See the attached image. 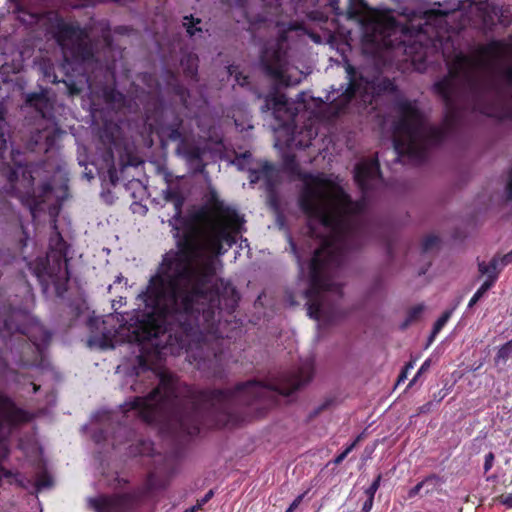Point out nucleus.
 I'll return each mask as SVG.
<instances>
[{
    "label": "nucleus",
    "mask_w": 512,
    "mask_h": 512,
    "mask_svg": "<svg viewBox=\"0 0 512 512\" xmlns=\"http://www.w3.org/2000/svg\"><path fill=\"white\" fill-rule=\"evenodd\" d=\"M346 457H347L346 453L341 452L338 456H336V458L334 459L333 462H334V464L339 465L344 461V459Z\"/></svg>",
    "instance_id": "13d9d810"
},
{
    "label": "nucleus",
    "mask_w": 512,
    "mask_h": 512,
    "mask_svg": "<svg viewBox=\"0 0 512 512\" xmlns=\"http://www.w3.org/2000/svg\"><path fill=\"white\" fill-rule=\"evenodd\" d=\"M365 9H367V3L364 0H349L347 17L349 19H355L359 17Z\"/></svg>",
    "instance_id": "cd10ccee"
},
{
    "label": "nucleus",
    "mask_w": 512,
    "mask_h": 512,
    "mask_svg": "<svg viewBox=\"0 0 512 512\" xmlns=\"http://www.w3.org/2000/svg\"><path fill=\"white\" fill-rule=\"evenodd\" d=\"M67 254L68 244L57 232L55 238L50 239L46 257L37 258L29 264L45 294H48L51 288L57 297H63L67 292L70 281Z\"/></svg>",
    "instance_id": "39448f33"
},
{
    "label": "nucleus",
    "mask_w": 512,
    "mask_h": 512,
    "mask_svg": "<svg viewBox=\"0 0 512 512\" xmlns=\"http://www.w3.org/2000/svg\"><path fill=\"white\" fill-rule=\"evenodd\" d=\"M153 451V443L147 439H139L136 443L132 444L128 448L129 456H143L150 455Z\"/></svg>",
    "instance_id": "b1692460"
},
{
    "label": "nucleus",
    "mask_w": 512,
    "mask_h": 512,
    "mask_svg": "<svg viewBox=\"0 0 512 512\" xmlns=\"http://www.w3.org/2000/svg\"><path fill=\"white\" fill-rule=\"evenodd\" d=\"M449 133L447 129L428 124H424L422 128L421 134L419 135L417 142L415 143L418 147L422 148V154H404V156H408L412 159L423 161L426 159L428 155V151L430 148L440 146L448 137Z\"/></svg>",
    "instance_id": "2eb2a0df"
},
{
    "label": "nucleus",
    "mask_w": 512,
    "mask_h": 512,
    "mask_svg": "<svg viewBox=\"0 0 512 512\" xmlns=\"http://www.w3.org/2000/svg\"><path fill=\"white\" fill-rule=\"evenodd\" d=\"M494 502L500 503L508 509H512V493L501 494L494 498Z\"/></svg>",
    "instance_id": "58836bf2"
},
{
    "label": "nucleus",
    "mask_w": 512,
    "mask_h": 512,
    "mask_svg": "<svg viewBox=\"0 0 512 512\" xmlns=\"http://www.w3.org/2000/svg\"><path fill=\"white\" fill-rule=\"evenodd\" d=\"M453 313V309L446 310L442 313V315L436 320L433 325L429 340L430 342L434 340L436 335L443 329L448 320L451 318Z\"/></svg>",
    "instance_id": "c85d7f7f"
},
{
    "label": "nucleus",
    "mask_w": 512,
    "mask_h": 512,
    "mask_svg": "<svg viewBox=\"0 0 512 512\" xmlns=\"http://www.w3.org/2000/svg\"><path fill=\"white\" fill-rule=\"evenodd\" d=\"M283 169L287 173L300 177L303 188L298 198L300 210L309 218L318 220L330 230L323 237L321 245L314 251L309 263V287L305 291L307 314L311 319H323L335 324L347 318L356 307L333 308L325 311L322 307V293L331 289L327 276L330 267L340 265L343 249L356 230L345 218L341 210L347 212L352 204L350 196L330 179L322 175L301 173L296 155H283Z\"/></svg>",
    "instance_id": "7ed1b4c3"
},
{
    "label": "nucleus",
    "mask_w": 512,
    "mask_h": 512,
    "mask_svg": "<svg viewBox=\"0 0 512 512\" xmlns=\"http://www.w3.org/2000/svg\"><path fill=\"white\" fill-rule=\"evenodd\" d=\"M429 366L430 360L424 361V363L421 365L414 378L410 381L408 387H411L417 381L418 377L429 368Z\"/></svg>",
    "instance_id": "49530a36"
},
{
    "label": "nucleus",
    "mask_w": 512,
    "mask_h": 512,
    "mask_svg": "<svg viewBox=\"0 0 512 512\" xmlns=\"http://www.w3.org/2000/svg\"><path fill=\"white\" fill-rule=\"evenodd\" d=\"M156 124L163 136L178 142L176 152L190 163L197 162L200 166L198 171L202 172L205 168L202 161L203 150L189 140L191 131L185 126L183 118L174 110L161 109V118L156 120Z\"/></svg>",
    "instance_id": "9d476101"
},
{
    "label": "nucleus",
    "mask_w": 512,
    "mask_h": 512,
    "mask_svg": "<svg viewBox=\"0 0 512 512\" xmlns=\"http://www.w3.org/2000/svg\"><path fill=\"white\" fill-rule=\"evenodd\" d=\"M414 367V364L413 362H408L404 367L403 369L401 370L399 376H398V379H397V383H401V382H404L406 379H407V375H408V372L409 370L413 369Z\"/></svg>",
    "instance_id": "79ce46f5"
},
{
    "label": "nucleus",
    "mask_w": 512,
    "mask_h": 512,
    "mask_svg": "<svg viewBox=\"0 0 512 512\" xmlns=\"http://www.w3.org/2000/svg\"><path fill=\"white\" fill-rule=\"evenodd\" d=\"M507 52V45L502 40H491L477 49L478 58L459 54L448 68V74L434 83V92L442 99L445 106V114L441 127L450 132L455 128L459 119L457 104L458 84L461 85L471 100L472 108L488 117L509 116L495 105L485 102L490 93L497 91V85L490 80L480 77L478 68L487 67L491 63L486 60H501Z\"/></svg>",
    "instance_id": "20e7f679"
},
{
    "label": "nucleus",
    "mask_w": 512,
    "mask_h": 512,
    "mask_svg": "<svg viewBox=\"0 0 512 512\" xmlns=\"http://www.w3.org/2000/svg\"><path fill=\"white\" fill-rule=\"evenodd\" d=\"M248 179L252 185L258 183L261 179L264 180L270 202L274 205L277 204L275 190L278 182V171L273 163L265 160L260 163L258 168H250Z\"/></svg>",
    "instance_id": "dca6fc26"
},
{
    "label": "nucleus",
    "mask_w": 512,
    "mask_h": 512,
    "mask_svg": "<svg viewBox=\"0 0 512 512\" xmlns=\"http://www.w3.org/2000/svg\"><path fill=\"white\" fill-rule=\"evenodd\" d=\"M507 180L512 181V166L511 169L508 171Z\"/></svg>",
    "instance_id": "774afa93"
},
{
    "label": "nucleus",
    "mask_w": 512,
    "mask_h": 512,
    "mask_svg": "<svg viewBox=\"0 0 512 512\" xmlns=\"http://www.w3.org/2000/svg\"><path fill=\"white\" fill-rule=\"evenodd\" d=\"M272 102L274 109H280L286 105V98L284 95H274L271 99L267 100V103Z\"/></svg>",
    "instance_id": "ea45409f"
},
{
    "label": "nucleus",
    "mask_w": 512,
    "mask_h": 512,
    "mask_svg": "<svg viewBox=\"0 0 512 512\" xmlns=\"http://www.w3.org/2000/svg\"><path fill=\"white\" fill-rule=\"evenodd\" d=\"M213 495V490H209L202 499L197 500V503L194 505V507L197 510H200L213 497Z\"/></svg>",
    "instance_id": "a18cd8bd"
},
{
    "label": "nucleus",
    "mask_w": 512,
    "mask_h": 512,
    "mask_svg": "<svg viewBox=\"0 0 512 512\" xmlns=\"http://www.w3.org/2000/svg\"><path fill=\"white\" fill-rule=\"evenodd\" d=\"M115 482L118 487H124L130 483V481L128 479L122 478V477H116Z\"/></svg>",
    "instance_id": "6e6d98bb"
},
{
    "label": "nucleus",
    "mask_w": 512,
    "mask_h": 512,
    "mask_svg": "<svg viewBox=\"0 0 512 512\" xmlns=\"http://www.w3.org/2000/svg\"><path fill=\"white\" fill-rule=\"evenodd\" d=\"M137 378L157 385L146 396H135L123 405L124 413L137 411L147 424L165 425L177 432L196 436L204 428H222L236 422L239 406L267 409L277 396H289L309 383L313 367L309 364L280 373L266 381L248 380L233 389H196L169 371L151 369L144 356L138 357Z\"/></svg>",
    "instance_id": "f03ea898"
},
{
    "label": "nucleus",
    "mask_w": 512,
    "mask_h": 512,
    "mask_svg": "<svg viewBox=\"0 0 512 512\" xmlns=\"http://www.w3.org/2000/svg\"><path fill=\"white\" fill-rule=\"evenodd\" d=\"M363 439V433L359 434L355 440L353 441V443H355V445H357L361 440Z\"/></svg>",
    "instance_id": "0e129e2a"
},
{
    "label": "nucleus",
    "mask_w": 512,
    "mask_h": 512,
    "mask_svg": "<svg viewBox=\"0 0 512 512\" xmlns=\"http://www.w3.org/2000/svg\"><path fill=\"white\" fill-rule=\"evenodd\" d=\"M108 176H109V180L111 182V184L113 186H115L117 183H118V172L115 168V166H111L109 169H108Z\"/></svg>",
    "instance_id": "09e8293b"
},
{
    "label": "nucleus",
    "mask_w": 512,
    "mask_h": 512,
    "mask_svg": "<svg viewBox=\"0 0 512 512\" xmlns=\"http://www.w3.org/2000/svg\"><path fill=\"white\" fill-rule=\"evenodd\" d=\"M506 199L508 201L512 200V181L507 180V184L505 187Z\"/></svg>",
    "instance_id": "5fc2aeb1"
},
{
    "label": "nucleus",
    "mask_w": 512,
    "mask_h": 512,
    "mask_svg": "<svg viewBox=\"0 0 512 512\" xmlns=\"http://www.w3.org/2000/svg\"><path fill=\"white\" fill-rule=\"evenodd\" d=\"M104 98L108 103L118 102L123 99V94L111 88L104 91Z\"/></svg>",
    "instance_id": "e433bc0d"
},
{
    "label": "nucleus",
    "mask_w": 512,
    "mask_h": 512,
    "mask_svg": "<svg viewBox=\"0 0 512 512\" xmlns=\"http://www.w3.org/2000/svg\"><path fill=\"white\" fill-rule=\"evenodd\" d=\"M430 405H431V403L428 402V403L424 404L423 406H421L420 413H425V412L429 411Z\"/></svg>",
    "instance_id": "680f3d73"
},
{
    "label": "nucleus",
    "mask_w": 512,
    "mask_h": 512,
    "mask_svg": "<svg viewBox=\"0 0 512 512\" xmlns=\"http://www.w3.org/2000/svg\"><path fill=\"white\" fill-rule=\"evenodd\" d=\"M438 479V477L436 475H430L428 477H426L424 480H422L421 482H419L418 484H416L413 488H411L408 492V496L410 498L418 495L422 489V487L431 482L433 483L434 481H436Z\"/></svg>",
    "instance_id": "f704fd0d"
},
{
    "label": "nucleus",
    "mask_w": 512,
    "mask_h": 512,
    "mask_svg": "<svg viewBox=\"0 0 512 512\" xmlns=\"http://www.w3.org/2000/svg\"><path fill=\"white\" fill-rule=\"evenodd\" d=\"M440 243V238L436 235H428L422 241V252L427 253L437 247Z\"/></svg>",
    "instance_id": "473e14b6"
},
{
    "label": "nucleus",
    "mask_w": 512,
    "mask_h": 512,
    "mask_svg": "<svg viewBox=\"0 0 512 512\" xmlns=\"http://www.w3.org/2000/svg\"><path fill=\"white\" fill-rule=\"evenodd\" d=\"M397 120L394 123L393 146L398 156L422 154L415 143L428 121L417 100L401 99L396 103Z\"/></svg>",
    "instance_id": "0eeeda50"
},
{
    "label": "nucleus",
    "mask_w": 512,
    "mask_h": 512,
    "mask_svg": "<svg viewBox=\"0 0 512 512\" xmlns=\"http://www.w3.org/2000/svg\"><path fill=\"white\" fill-rule=\"evenodd\" d=\"M201 23V19L195 18L193 15L185 16L183 26L186 28L187 34L192 37L197 32H202V28L198 27Z\"/></svg>",
    "instance_id": "c756f323"
},
{
    "label": "nucleus",
    "mask_w": 512,
    "mask_h": 512,
    "mask_svg": "<svg viewBox=\"0 0 512 512\" xmlns=\"http://www.w3.org/2000/svg\"><path fill=\"white\" fill-rule=\"evenodd\" d=\"M423 309H424V307L421 304L411 307L408 310L407 318H406L405 322L403 323L402 327L405 328L410 323L417 320L419 318V316L421 315V313L423 312Z\"/></svg>",
    "instance_id": "2f4dec72"
},
{
    "label": "nucleus",
    "mask_w": 512,
    "mask_h": 512,
    "mask_svg": "<svg viewBox=\"0 0 512 512\" xmlns=\"http://www.w3.org/2000/svg\"><path fill=\"white\" fill-rule=\"evenodd\" d=\"M373 502L374 498L367 496L366 501L363 503L361 512H370L373 507Z\"/></svg>",
    "instance_id": "8fccbe9b"
},
{
    "label": "nucleus",
    "mask_w": 512,
    "mask_h": 512,
    "mask_svg": "<svg viewBox=\"0 0 512 512\" xmlns=\"http://www.w3.org/2000/svg\"><path fill=\"white\" fill-rule=\"evenodd\" d=\"M381 479H382V475L378 474L377 477L371 483V485L366 489L365 493L368 497L374 498L375 493L377 492V490L380 487Z\"/></svg>",
    "instance_id": "4c0bfd02"
},
{
    "label": "nucleus",
    "mask_w": 512,
    "mask_h": 512,
    "mask_svg": "<svg viewBox=\"0 0 512 512\" xmlns=\"http://www.w3.org/2000/svg\"><path fill=\"white\" fill-rule=\"evenodd\" d=\"M173 93L179 97L182 105L187 108L188 106V99L190 97L189 90L182 84L176 83L172 87Z\"/></svg>",
    "instance_id": "7c9ffc66"
},
{
    "label": "nucleus",
    "mask_w": 512,
    "mask_h": 512,
    "mask_svg": "<svg viewBox=\"0 0 512 512\" xmlns=\"http://www.w3.org/2000/svg\"><path fill=\"white\" fill-rule=\"evenodd\" d=\"M203 226L187 227L177 241V250L166 253L140 295L147 311L137 313L127 330L129 341L159 346L165 334L180 348L199 340L201 327L211 329L216 313L224 309L233 313L240 296L236 288L216 276L215 257L225 254L236 242L243 219L235 209L212 193L208 203L192 215Z\"/></svg>",
    "instance_id": "f257e3e1"
},
{
    "label": "nucleus",
    "mask_w": 512,
    "mask_h": 512,
    "mask_svg": "<svg viewBox=\"0 0 512 512\" xmlns=\"http://www.w3.org/2000/svg\"><path fill=\"white\" fill-rule=\"evenodd\" d=\"M309 490H306L302 494L298 495L293 502L289 505L285 512H293L303 501L304 497L307 495Z\"/></svg>",
    "instance_id": "a19ab883"
},
{
    "label": "nucleus",
    "mask_w": 512,
    "mask_h": 512,
    "mask_svg": "<svg viewBox=\"0 0 512 512\" xmlns=\"http://www.w3.org/2000/svg\"><path fill=\"white\" fill-rule=\"evenodd\" d=\"M380 179H382V173L377 157L356 164L354 180L363 194L372 190L373 181Z\"/></svg>",
    "instance_id": "f3484780"
},
{
    "label": "nucleus",
    "mask_w": 512,
    "mask_h": 512,
    "mask_svg": "<svg viewBox=\"0 0 512 512\" xmlns=\"http://www.w3.org/2000/svg\"><path fill=\"white\" fill-rule=\"evenodd\" d=\"M356 447L355 443H350L345 449H344V453H346V455L348 456V454Z\"/></svg>",
    "instance_id": "052dcab7"
},
{
    "label": "nucleus",
    "mask_w": 512,
    "mask_h": 512,
    "mask_svg": "<svg viewBox=\"0 0 512 512\" xmlns=\"http://www.w3.org/2000/svg\"><path fill=\"white\" fill-rule=\"evenodd\" d=\"M327 5L332 9L336 16L342 15V11L340 9V0H327Z\"/></svg>",
    "instance_id": "de8ad7c7"
},
{
    "label": "nucleus",
    "mask_w": 512,
    "mask_h": 512,
    "mask_svg": "<svg viewBox=\"0 0 512 512\" xmlns=\"http://www.w3.org/2000/svg\"><path fill=\"white\" fill-rule=\"evenodd\" d=\"M168 480L149 472L145 483L131 491L101 494L89 498V507L94 512H135L154 491L165 489Z\"/></svg>",
    "instance_id": "6e6552de"
},
{
    "label": "nucleus",
    "mask_w": 512,
    "mask_h": 512,
    "mask_svg": "<svg viewBox=\"0 0 512 512\" xmlns=\"http://www.w3.org/2000/svg\"><path fill=\"white\" fill-rule=\"evenodd\" d=\"M53 191V186L50 181H45L41 183L39 186V194L37 199L34 200L35 203H41L44 201V198L51 194Z\"/></svg>",
    "instance_id": "72a5a7b5"
},
{
    "label": "nucleus",
    "mask_w": 512,
    "mask_h": 512,
    "mask_svg": "<svg viewBox=\"0 0 512 512\" xmlns=\"http://www.w3.org/2000/svg\"><path fill=\"white\" fill-rule=\"evenodd\" d=\"M494 284L495 276L490 277V279H486L470 299L468 307H473L485 295V293L494 286Z\"/></svg>",
    "instance_id": "bb28decb"
},
{
    "label": "nucleus",
    "mask_w": 512,
    "mask_h": 512,
    "mask_svg": "<svg viewBox=\"0 0 512 512\" xmlns=\"http://www.w3.org/2000/svg\"><path fill=\"white\" fill-rule=\"evenodd\" d=\"M347 83L341 85V93L330 101V108L336 114L344 112L357 95L361 98H377L397 90L394 80L388 77H365L353 65L345 66Z\"/></svg>",
    "instance_id": "423d86ee"
},
{
    "label": "nucleus",
    "mask_w": 512,
    "mask_h": 512,
    "mask_svg": "<svg viewBox=\"0 0 512 512\" xmlns=\"http://www.w3.org/2000/svg\"><path fill=\"white\" fill-rule=\"evenodd\" d=\"M139 164V160L138 158L130 153V152H125V156L121 157V160H120V165H121V168L124 169L128 166H138Z\"/></svg>",
    "instance_id": "c9c22d12"
},
{
    "label": "nucleus",
    "mask_w": 512,
    "mask_h": 512,
    "mask_svg": "<svg viewBox=\"0 0 512 512\" xmlns=\"http://www.w3.org/2000/svg\"><path fill=\"white\" fill-rule=\"evenodd\" d=\"M386 251L387 255L390 259L394 258V242L392 240H387L386 242Z\"/></svg>",
    "instance_id": "864d4df0"
},
{
    "label": "nucleus",
    "mask_w": 512,
    "mask_h": 512,
    "mask_svg": "<svg viewBox=\"0 0 512 512\" xmlns=\"http://www.w3.org/2000/svg\"><path fill=\"white\" fill-rule=\"evenodd\" d=\"M68 93L71 96L78 95L81 92V89L73 82L67 85Z\"/></svg>",
    "instance_id": "3c124183"
},
{
    "label": "nucleus",
    "mask_w": 512,
    "mask_h": 512,
    "mask_svg": "<svg viewBox=\"0 0 512 512\" xmlns=\"http://www.w3.org/2000/svg\"><path fill=\"white\" fill-rule=\"evenodd\" d=\"M103 40H104L105 45L107 47H110L112 45L113 39H112V37H111L109 32L103 34Z\"/></svg>",
    "instance_id": "4d7b16f0"
},
{
    "label": "nucleus",
    "mask_w": 512,
    "mask_h": 512,
    "mask_svg": "<svg viewBox=\"0 0 512 512\" xmlns=\"http://www.w3.org/2000/svg\"><path fill=\"white\" fill-rule=\"evenodd\" d=\"M430 13L436 14V15H441V16L446 15V13L441 10H431Z\"/></svg>",
    "instance_id": "69168bd1"
},
{
    "label": "nucleus",
    "mask_w": 512,
    "mask_h": 512,
    "mask_svg": "<svg viewBox=\"0 0 512 512\" xmlns=\"http://www.w3.org/2000/svg\"><path fill=\"white\" fill-rule=\"evenodd\" d=\"M249 0H234V3L237 7L244 9Z\"/></svg>",
    "instance_id": "bf43d9fd"
},
{
    "label": "nucleus",
    "mask_w": 512,
    "mask_h": 512,
    "mask_svg": "<svg viewBox=\"0 0 512 512\" xmlns=\"http://www.w3.org/2000/svg\"><path fill=\"white\" fill-rule=\"evenodd\" d=\"M286 40V33L282 32L276 41L267 43L261 50L259 57L261 69L271 78L283 77L287 64V53L284 48Z\"/></svg>",
    "instance_id": "f8f14e48"
},
{
    "label": "nucleus",
    "mask_w": 512,
    "mask_h": 512,
    "mask_svg": "<svg viewBox=\"0 0 512 512\" xmlns=\"http://www.w3.org/2000/svg\"><path fill=\"white\" fill-rule=\"evenodd\" d=\"M48 93L49 90L47 88H41L39 92L26 94L25 105L33 108L42 117H45L46 112L51 108Z\"/></svg>",
    "instance_id": "6ab92c4d"
},
{
    "label": "nucleus",
    "mask_w": 512,
    "mask_h": 512,
    "mask_svg": "<svg viewBox=\"0 0 512 512\" xmlns=\"http://www.w3.org/2000/svg\"><path fill=\"white\" fill-rule=\"evenodd\" d=\"M32 419L30 413L16 405L14 400L0 391V432L5 429H14Z\"/></svg>",
    "instance_id": "4468645a"
},
{
    "label": "nucleus",
    "mask_w": 512,
    "mask_h": 512,
    "mask_svg": "<svg viewBox=\"0 0 512 512\" xmlns=\"http://www.w3.org/2000/svg\"><path fill=\"white\" fill-rule=\"evenodd\" d=\"M500 260L502 262V266H504V267L511 264L512 263V250L505 255H502V256L500 255Z\"/></svg>",
    "instance_id": "603ef678"
},
{
    "label": "nucleus",
    "mask_w": 512,
    "mask_h": 512,
    "mask_svg": "<svg viewBox=\"0 0 512 512\" xmlns=\"http://www.w3.org/2000/svg\"><path fill=\"white\" fill-rule=\"evenodd\" d=\"M512 357V339L503 344L497 351L494 358L496 365H505L507 361Z\"/></svg>",
    "instance_id": "a878e982"
},
{
    "label": "nucleus",
    "mask_w": 512,
    "mask_h": 512,
    "mask_svg": "<svg viewBox=\"0 0 512 512\" xmlns=\"http://www.w3.org/2000/svg\"><path fill=\"white\" fill-rule=\"evenodd\" d=\"M198 511L194 506L190 507V508H187L185 509L183 512H196Z\"/></svg>",
    "instance_id": "338daca9"
},
{
    "label": "nucleus",
    "mask_w": 512,
    "mask_h": 512,
    "mask_svg": "<svg viewBox=\"0 0 512 512\" xmlns=\"http://www.w3.org/2000/svg\"><path fill=\"white\" fill-rule=\"evenodd\" d=\"M11 161L15 167H12L10 164H4L1 168V175L7 180L6 193L11 196L21 197L22 191L17 187V184L20 182L25 190L23 194L28 197H35L33 169L31 165L27 164L24 153L20 150L12 149Z\"/></svg>",
    "instance_id": "9b49d317"
},
{
    "label": "nucleus",
    "mask_w": 512,
    "mask_h": 512,
    "mask_svg": "<svg viewBox=\"0 0 512 512\" xmlns=\"http://www.w3.org/2000/svg\"><path fill=\"white\" fill-rule=\"evenodd\" d=\"M245 17L253 28H256V27L260 26L261 24H264L267 20L266 17L262 16V15H258L257 17L251 19V18H249L248 14L245 13Z\"/></svg>",
    "instance_id": "37998d69"
},
{
    "label": "nucleus",
    "mask_w": 512,
    "mask_h": 512,
    "mask_svg": "<svg viewBox=\"0 0 512 512\" xmlns=\"http://www.w3.org/2000/svg\"><path fill=\"white\" fill-rule=\"evenodd\" d=\"M7 109L4 105H0V158H4V153L7 150V143L9 137V125L6 121Z\"/></svg>",
    "instance_id": "5701e85b"
},
{
    "label": "nucleus",
    "mask_w": 512,
    "mask_h": 512,
    "mask_svg": "<svg viewBox=\"0 0 512 512\" xmlns=\"http://www.w3.org/2000/svg\"><path fill=\"white\" fill-rule=\"evenodd\" d=\"M384 46L387 49L402 47L404 54L410 57L412 61L423 60L426 56V47L421 42L412 38H409L407 41H400L397 45L390 39H384Z\"/></svg>",
    "instance_id": "a211bd4d"
},
{
    "label": "nucleus",
    "mask_w": 512,
    "mask_h": 512,
    "mask_svg": "<svg viewBox=\"0 0 512 512\" xmlns=\"http://www.w3.org/2000/svg\"><path fill=\"white\" fill-rule=\"evenodd\" d=\"M503 84H500L492 78L483 77V79L493 81L497 85V94L492 92L485 98V102L499 107L509 116L495 117L496 119H512V64L503 67L500 71ZM482 78V76H480Z\"/></svg>",
    "instance_id": "ddd939ff"
},
{
    "label": "nucleus",
    "mask_w": 512,
    "mask_h": 512,
    "mask_svg": "<svg viewBox=\"0 0 512 512\" xmlns=\"http://www.w3.org/2000/svg\"><path fill=\"white\" fill-rule=\"evenodd\" d=\"M196 366L199 370L206 372L215 379H223L225 377L221 354L214 353L210 359H199Z\"/></svg>",
    "instance_id": "aec40b11"
},
{
    "label": "nucleus",
    "mask_w": 512,
    "mask_h": 512,
    "mask_svg": "<svg viewBox=\"0 0 512 512\" xmlns=\"http://www.w3.org/2000/svg\"><path fill=\"white\" fill-rule=\"evenodd\" d=\"M164 199L174 204L176 213L179 214L184 204V197L178 189L167 188L164 191Z\"/></svg>",
    "instance_id": "393cba45"
},
{
    "label": "nucleus",
    "mask_w": 512,
    "mask_h": 512,
    "mask_svg": "<svg viewBox=\"0 0 512 512\" xmlns=\"http://www.w3.org/2000/svg\"><path fill=\"white\" fill-rule=\"evenodd\" d=\"M495 455L493 452H489L485 455L484 460V472L487 473L494 465Z\"/></svg>",
    "instance_id": "c03bdc74"
},
{
    "label": "nucleus",
    "mask_w": 512,
    "mask_h": 512,
    "mask_svg": "<svg viewBox=\"0 0 512 512\" xmlns=\"http://www.w3.org/2000/svg\"><path fill=\"white\" fill-rule=\"evenodd\" d=\"M503 268L504 266H502L500 254L494 255L488 264L485 261L478 262L479 273L481 275H486V279H490V277L495 276V282L498 280L499 274Z\"/></svg>",
    "instance_id": "412c9836"
},
{
    "label": "nucleus",
    "mask_w": 512,
    "mask_h": 512,
    "mask_svg": "<svg viewBox=\"0 0 512 512\" xmlns=\"http://www.w3.org/2000/svg\"><path fill=\"white\" fill-rule=\"evenodd\" d=\"M395 25H396V21H395V19L390 18V19L388 20V22H387V28H389V29H390V28H394V27H395Z\"/></svg>",
    "instance_id": "e2e57ef3"
},
{
    "label": "nucleus",
    "mask_w": 512,
    "mask_h": 512,
    "mask_svg": "<svg viewBox=\"0 0 512 512\" xmlns=\"http://www.w3.org/2000/svg\"><path fill=\"white\" fill-rule=\"evenodd\" d=\"M180 65L186 78L194 81L198 80L199 58L196 54L188 53L184 55L180 61Z\"/></svg>",
    "instance_id": "4be33fe9"
},
{
    "label": "nucleus",
    "mask_w": 512,
    "mask_h": 512,
    "mask_svg": "<svg viewBox=\"0 0 512 512\" xmlns=\"http://www.w3.org/2000/svg\"><path fill=\"white\" fill-rule=\"evenodd\" d=\"M53 38L65 59L70 58L76 63L94 60V44L88 27H81L78 22H66L59 17L53 25Z\"/></svg>",
    "instance_id": "1a4fd4ad"
}]
</instances>
